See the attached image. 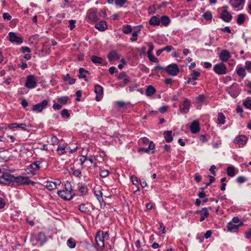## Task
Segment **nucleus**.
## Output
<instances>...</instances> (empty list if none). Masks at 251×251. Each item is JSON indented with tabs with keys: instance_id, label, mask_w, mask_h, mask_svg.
Listing matches in <instances>:
<instances>
[{
	"instance_id": "6e6d98bb",
	"label": "nucleus",
	"mask_w": 251,
	"mask_h": 251,
	"mask_svg": "<svg viewBox=\"0 0 251 251\" xmlns=\"http://www.w3.org/2000/svg\"><path fill=\"white\" fill-rule=\"evenodd\" d=\"M146 48L145 47H143L141 49H138V51L139 52V54L140 56L145 55L146 53Z\"/></svg>"
},
{
	"instance_id": "09e8293b",
	"label": "nucleus",
	"mask_w": 251,
	"mask_h": 251,
	"mask_svg": "<svg viewBox=\"0 0 251 251\" xmlns=\"http://www.w3.org/2000/svg\"><path fill=\"white\" fill-rule=\"evenodd\" d=\"M68 100V98L66 96L61 97L58 98V101L63 104H66Z\"/></svg>"
},
{
	"instance_id": "2f4dec72",
	"label": "nucleus",
	"mask_w": 251,
	"mask_h": 251,
	"mask_svg": "<svg viewBox=\"0 0 251 251\" xmlns=\"http://www.w3.org/2000/svg\"><path fill=\"white\" fill-rule=\"evenodd\" d=\"M230 2L235 8H237L239 7L240 5H241L243 2V0H230Z\"/></svg>"
},
{
	"instance_id": "4be33fe9",
	"label": "nucleus",
	"mask_w": 251,
	"mask_h": 251,
	"mask_svg": "<svg viewBox=\"0 0 251 251\" xmlns=\"http://www.w3.org/2000/svg\"><path fill=\"white\" fill-rule=\"evenodd\" d=\"M92 62L94 64L102 65L103 64L104 60L102 58L95 55L91 57Z\"/></svg>"
},
{
	"instance_id": "20e7f679",
	"label": "nucleus",
	"mask_w": 251,
	"mask_h": 251,
	"mask_svg": "<svg viewBox=\"0 0 251 251\" xmlns=\"http://www.w3.org/2000/svg\"><path fill=\"white\" fill-rule=\"evenodd\" d=\"M165 70L169 75L173 76L176 75L179 73V69L177 65L176 64H172L168 65L165 68Z\"/></svg>"
},
{
	"instance_id": "c03bdc74",
	"label": "nucleus",
	"mask_w": 251,
	"mask_h": 251,
	"mask_svg": "<svg viewBox=\"0 0 251 251\" xmlns=\"http://www.w3.org/2000/svg\"><path fill=\"white\" fill-rule=\"evenodd\" d=\"M127 2V0H115V4L121 7Z\"/></svg>"
},
{
	"instance_id": "1a4fd4ad",
	"label": "nucleus",
	"mask_w": 251,
	"mask_h": 251,
	"mask_svg": "<svg viewBox=\"0 0 251 251\" xmlns=\"http://www.w3.org/2000/svg\"><path fill=\"white\" fill-rule=\"evenodd\" d=\"M96 242L97 245L100 248H103L104 246V236L102 231H99L96 236Z\"/></svg>"
},
{
	"instance_id": "a211bd4d",
	"label": "nucleus",
	"mask_w": 251,
	"mask_h": 251,
	"mask_svg": "<svg viewBox=\"0 0 251 251\" xmlns=\"http://www.w3.org/2000/svg\"><path fill=\"white\" fill-rule=\"evenodd\" d=\"M243 224V223H241L238 225H235L232 222H229L227 224V229L230 232H237L238 231L239 226Z\"/></svg>"
},
{
	"instance_id": "5701e85b",
	"label": "nucleus",
	"mask_w": 251,
	"mask_h": 251,
	"mask_svg": "<svg viewBox=\"0 0 251 251\" xmlns=\"http://www.w3.org/2000/svg\"><path fill=\"white\" fill-rule=\"evenodd\" d=\"M40 162L39 161H36L31 164L27 170L30 169V172L37 171L40 168Z\"/></svg>"
},
{
	"instance_id": "6ab92c4d",
	"label": "nucleus",
	"mask_w": 251,
	"mask_h": 251,
	"mask_svg": "<svg viewBox=\"0 0 251 251\" xmlns=\"http://www.w3.org/2000/svg\"><path fill=\"white\" fill-rule=\"evenodd\" d=\"M88 18L91 22H95L99 20L98 15L96 11H93L88 14Z\"/></svg>"
},
{
	"instance_id": "4c0bfd02",
	"label": "nucleus",
	"mask_w": 251,
	"mask_h": 251,
	"mask_svg": "<svg viewBox=\"0 0 251 251\" xmlns=\"http://www.w3.org/2000/svg\"><path fill=\"white\" fill-rule=\"evenodd\" d=\"M46 187L49 190H52L56 188L55 184L53 181H50L46 182Z\"/></svg>"
},
{
	"instance_id": "39448f33",
	"label": "nucleus",
	"mask_w": 251,
	"mask_h": 251,
	"mask_svg": "<svg viewBox=\"0 0 251 251\" xmlns=\"http://www.w3.org/2000/svg\"><path fill=\"white\" fill-rule=\"evenodd\" d=\"M226 91L231 97L235 98L239 94L240 89L237 84H233L231 86L227 87Z\"/></svg>"
},
{
	"instance_id": "c756f323",
	"label": "nucleus",
	"mask_w": 251,
	"mask_h": 251,
	"mask_svg": "<svg viewBox=\"0 0 251 251\" xmlns=\"http://www.w3.org/2000/svg\"><path fill=\"white\" fill-rule=\"evenodd\" d=\"M171 131H166L164 132V138L167 143H169L173 140Z\"/></svg>"
},
{
	"instance_id": "b1692460",
	"label": "nucleus",
	"mask_w": 251,
	"mask_h": 251,
	"mask_svg": "<svg viewBox=\"0 0 251 251\" xmlns=\"http://www.w3.org/2000/svg\"><path fill=\"white\" fill-rule=\"evenodd\" d=\"M118 78L119 79H123L125 84H127L130 81L128 76L124 73L120 74L118 76Z\"/></svg>"
},
{
	"instance_id": "473e14b6",
	"label": "nucleus",
	"mask_w": 251,
	"mask_h": 251,
	"mask_svg": "<svg viewBox=\"0 0 251 251\" xmlns=\"http://www.w3.org/2000/svg\"><path fill=\"white\" fill-rule=\"evenodd\" d=\"M245 15L244 14H240L238 15L237 19V23L238 25H242L245 22Z\"/></svg>"
},
{
	"instance_id": "e433bc0d",
	"label": "nucleus",
	"mask_w": 251,
	"mask_h": 251,
	"mask_svg": "<svg viewBox=\"0 0 251 251\" xmlns=\"http://www.w3.org/2000/svg\"><path fill=\"white\" fill-rule=\"evenodd\" d=\"M67 245L70 248H74L76 245L75 240L72 238H69L67 241Z\"/></svg>"
},
{
	"instance_id": "774afa93",
	"label": "nucleus",
	"mask_w": 251,
	"mask_h": 251,
	"mask_svg": "<svg viewBox=\"0 0 251 251\" xmlns=\"http://www.w3.org/2000/svg\"><path fill=\"white\" fill-rule=\"evenodd\" d=\"M5 205V202L4 200L0 197V209H2L4 207Z\"/></svg>"
},
{
	"instance_id": "0e129e2a",
	"label": "nucleus",
	"mask_w": 251,
	"mask_h": 251,
	"mask_svg": "<svg viewBox=\"0 0 251 251\" xmlns=\"http://www.w3.org/2000/svg\"><path fill=\"white\" fill-rule=\"evenodd\" d=\"M137 39V33L136 31H134L132 33V37L130 38V40L132 41H135Z\"/></svg>"
},
{
	"instance_id": "7c9ffc66",
	"label": "nucleus",
	"mask_w": 251,
	"mask_h": 251,
	"mask_svg": "<svg viewBox=\"0 0 251 251\" xmlns=\"http://www.w3.org/2000/svg\"><path fill=\"white\" fill-rule=\"evenodd\" d=\"M160 23L164 26H167L170 22V20L167 16H163L161 17L160 19Z\"/></svg>"
},
{
	"instance_id": "ea45409f",
	"label": "nucleus",
	"mask_w": 251,
	"mask_h": 251,
	"mask_svg": "<svg viewBox=\"0 0 251 251\" xmlns=\"http://www.w3.org/2000/svg\"><path fill=\"white\" fill-rule=\"evenodd\" d=\"M8 39L9 41L12 43L16 42V33L13 32H10L8 33Z\"/></svg>"
},
{
	"instance_id": "052dcab7",
	"label": "nucleus",
	"mask_w": 251,
	"mask_h": 251,
	"mask_svg": "<svg viewBox=\"0 0 251 251\" xmlns=\"http://www.w3.org/2000/svg\"><path fill=\"white\" fill-rule=\"evenodd\" d=\"M251 237V228L249 229L247 231L245 232V237L247 239H249Z\"/></svg>"
},
{
	"instance_id": "37998d69",
	"label": "nucleus",
	"mask_w": 251,
	"mask_h": 251,
	"mask_svg": "<svg viewBox=\"0 0 251 251\" xmlns=\"http://www.w3.org/2000/svg\"><path fill=\"white\" fill-rule=\"evenodd\" d=\"M61 115L63 118H69L70 117V114L67 109H63L61 111Z\"/></svg>"
},
{
	"instance_id": "f257e3e1",
	"label": "nucleus",
	"mask_w": 251,
	"mask_h": 251,
	"mask_svg": "<svg viewBox=\"0 0 251 251\" xmlns=\"http://www.w3.org/2000/svg\"><path fill=\"white\" fill-rule=\"evenodd\" d=\"M57 194L62 199L66 200H70L73 198L72 189L71 188V184L67 182L65 184V189L60 190L57 192Z\"/></svg>"
},
{
	"instance_id": "dca6fc26",
	"label": "nucleus",
	"mask_w": 251,
	"mask_h": 251,
	"mask_svg": "<svg viewBox=\"0 0 251 251\" xmlns=\"http://www.w3.org/2000/svg\"><path fill=\"white\" fill-rule=\"evenodd\" d=\"M190 130L192 133H196L200 130L199 123L197 121H194L190 125Z\"/></svg>"
},
{
	"instance_id": "e2e57ef3",
	"label": "nucleus",
	"mask_w": 251,
	"mask_h": 251,
	"mask_svg": "<svg viewBox=\"0 0 251 251\" xmlns=\"http://www.w3.org/2000/svg\"><path fill=\"white\" fill-rule=\"evenodd\" d=\"M81 94H82V92L80 90H78L76 91V101H80V98L81 97Z\"/></svg>"
},
{
	"instance_id": "423d86ee",
	"label": "nucleus",
	"mask_w": 251,
	"mask_h": 251,
	"mask_svg": "<svg viewBox=\"0 0 251 251\" xmlns=\"http://www.w3.org/2000/svg\"><path fill=\"white\" fill-rule=\"evenodd\" d=\"M35 182L30 180L28 177L22 176H17V185H34Z\"/></svg>"
},
{
	"instance_id": "f8f14e48",
	"label": "nucleus",
	"mask_w": 251,
	"mask_h": 251,
	"mask_svg": "<svg viewBox=\"0 0 251 251\" xmlns=\"http://www.w3.org/2000/svg\"><path fill=\"white\" fill-rule=\"evenodd\" d=\"M20 50L22 53L25 54L23 57L25 59L28 60L31 58V55L29 54L31 52V50L28 47L23 46Z\"/></svg>"
},
{
	"instance_id": "a18cd8bd",
	"label": "nucleus",
	"mask_w": 251,
	"mask_h": 251,
	"mask_svg": "<svg viewBox=\"0 0 251 251\" xmlns=\"http://www.w3.org/2000/svg\"><path fill=\"white\" fill-rule=\"evenodd\" d=\"M203 17L206 20H211L212 18V15L210 12L207 11L203 14Z\"/></svg>"
},
{
	"instance_id": "412c9836",
	"label": "nucleus",
	"mask_w": 251,
	"mask_h": 251,
	"mask_svg": "<svg viewBox=\"0 0 251 251\" xmlns=\"http://www.w3.org/2000/svg\"><path fill=\"white\" fill-rule=\"evenodd\" d=\"M94 191L95 195H96L97 199L99 201V202H101L103 201V198L102 196V194L100 188V187L95 188Z\"/></svg>"
},
{
	"instance_id": "f3484780",
	"label": "nucleus",
	"mask_w": 251,
	"mask_h": 251,
	"mask_svg": "<svg viewBox=\"0 0 251 251\" xmlns=\"http://www.w3.org/2000/svg\"><path fill=\"white\" fill-rule=\"evenodd\" d=\"M107 57L109 61H115L120 58V55L115 51L113 50L109 53L107 55Z\"/></svg>"
},
{
	"instance_id": "72a5a7b5",
	"label": "nucleus",
	"mask_w": 251,
	"mask_h": 251,
	"mask_svg": "<svg viewBox=\"0 0 251 251\" xmlns=\"http://www.w3.org/2000/svg\"><path fill=\"white\" fill-rule=\"evenodd\" d=\"M79 75H78V77L80 78H85L86 76V74H89L88 71L82 68H79Z\"/></svg>"
},
{
	"instance_id": "58836bf2",
	"label": "nucleus",
	"mask_w": 251,
	"mask_h": 251,
	"mask_svg": "<svg viewBox=\"0 0 251 251\" xmlns=\"http://www.w3.org/2000/svg\"><path fill=\"white\" fill-rule=\"evenodd\" d=\"M64 79L65 81H67L68 82V83L70 85L71 84H73L74 83H75V79H74V78H71L70 76V75L69 74H67L65 76H64Z\"/></svg>"
},
{
	"instance_id": "ddd939ff",
	"label": "nucleus",
	"mask_w": 251,
	"mask_h": 251,
	"mask_svg": "<svg viewBox=\"0 0 251 251\" xmlns=\"http://www.w3.org/2000/svg\"><path fill=\"white\" fill-rule=\"evenodd\" d=\"M197 214H200L201 217L200 219V222H202L204 220L205 218L207 217L209 215V212L208 208L205 207L203 208L201 210H198L196 211Z\"/></svg>"
},
{
	"instance_id": "7ed1b4c3",
	"label": "nucleus",
	"mask_w": 251,
	"mask_h": 251,
	"mask_svg": "<svg viewBox=\"0 0 251 251\" xmlns=\"http://www.w3.org/2000/svg\"><path fill=\"white\" fill-rule=\"evenodd\" d=\"M37 80L33 75H28L26 77L25 86L29 89H33L37 86Z\"/></svg>"
},
{
	"instance_id": "79ce46f5",
	"label": "nucleus",
	"mask_w": 251,
	"mask_h": 251,
	"mask_svg": "<svg viewBox=\"0 0 251 251\" xmlns=\"http://www.w3.org/2000/svg\"><path fill=\"white\" fill-rule=\"evenodd\" d=\"M78 209L80 212L84 213H86L89 211L88 208L84 204H80Z\"/></svg>"
},
{
	"instance_id": "de8ad7c7",
	"label": "nucleus",
	"mask_w": 251,
	"mask_h": 251,
	"mask_svg": "<svg viewBox=\"0 0 251 251\" xmlns=\"http://www.w3.org/2000/svg\"><path fill=\"white\" fill-rule=\"evenodd\" d=\"M244 106L247 108L251 109V99L248 98L244 101Z\"/></svg>"
},
{
	"instance_id": "69168bd1",
	"label": "nucleus",
	"mask_w": 251,
	"mask_h": 251,
	"mask_svg": "<svg viewBox=\"0 0 251 251\" xmlns=\"http://www.w3.org/2000/svg\"><path fill=\"white\" fill-rule=\"evenodd\" d=\"M131 179L133 185H137L138 184V179H137V178L136 177H135L134 176H132L131 177Z\"/></svg>"
},
{
	"instance_id": "864d4df0",
	"label": "nucleus",
	"mask_w": 251,
	"mask_h": 251,
	"mask_svg": "<svg viewBox=\"0 0 251 251\" xmlns=\"http://www.w3.org/2000/svg\"><path fill=\"white\" fill-rule=\"evenodd\" d=\"M79 191L81 193L82 195H85L87 192V188L86 186H81L79 188Z\"/></svg>"
},
{
	"instance_id": "9b49d317",
	"label": "nucleus",
	"mask_w": 251,
	"mask_h": 251,
	"mask_svg": "<svg viewBox=\"0 0 251 251\" xmlns=\"http://www.w3.org/2000/svg\"><path fill=\"white\" fill-rule=\"evenodd\" d=\"M95 92L96 94V99L97 101H99L102 97L103 88L99 85H96L95 87Z\"/></svg>"
},
{
	"instance_id": "393cba45",
	"label": "nucleus",
	"mask_w": 251,
	"mask_h": 251,
	"mask_svg": "<svg viewBox=\"0 0 251 251\" xmlns=\"http://www.w3.org/2000/svg\"><path fill=\"white\" fill-rule=\"evenodd\" d=\"M190 106V102L187 99H186L183 102V107L180 108V111L182 113H186L188 111Z\"/></svg>"
},
{
	"instance_id": "a878e982",
	"label": "nucleus",
	"mask_w": 251,
	"mask_h": 251,
	"mask_svg": "<svg viewBox=\"0 0 251 251\" xmlns=\"http://www.w3.org/2000/svg\"><path fill=\"white\" fill-rule=\"evenodd\" d=\"M155 92V89L152 86L149 85L146 90V94L147 96L150 97L153 95Z\"/></svg>"
},
{
	"instance_id": "0eeeda50",
	"label": "nucleus",
	"mask_w": 251,
	"mask_h": 251,
	"mask_svg": "<svg viewBox=\"0 0 251 251\" xmlns=\"http://www.w3.org/2000/svg\"><path fill=\"white\" fill-rule=\"evenodd\" d=\"M48 104V100H44L42 102L34 105L32 110L38 112H41L44 108H45Z\"/></svg>"
},
{
	"instance_id": "bf43d9fd",
	"label": "nucleus",
	"mask_w": 251,
	"mask_h": 251,
	"mask_svg": "<svg viewBox=\"0 0 251 251\" xmlns=\"http://www.w3.org/2000/svg\"><path fill=\"white\" fill-rule=\"evenodd\" d=\"M245 67L248 71L251 70V61H247L245 62Z\"/></svg>"
},
{
	"instance_id": "338daca9",
	"label": "nucleus",
	"mask_w": 251,
	"mask_h": 251,
	"mask_svg": "<svg viewBox=\"0 0 251 251\" xmlns=\"http://www.w3.org/2000/svg\"><path fill=\"white\" fill-rule=\"evenodd\" d=\"M221 30L223 32H227L229 33L231 32V31L228 26H226L224 28H222L221 29Z\"/></svg>"
},
{
	"instance_id": "680f3d73",
	"label": "nucleus",
	"mask_w": 251,
	"mask_h": 251,
	"mask_svg": "<svg viewBox=\"0 0 251 251\" xmlns=\"http://www.w3.org/2000/svg\"><path fill=\"white\" fill-rule=\"evenodd\" d=\"M197 100L200 104H202L204 101V96L203 95H200L197 97Z\"/></svg>"
},
{
	"instance_id": "bb28decb",
	"label": "nucleus",
	"mask_w": 251,
	"mask_h": 251,
	"mask_svg": "<svg viewBox=\"0 0 251 251\" xmlns=\"http://www.w3.org/2000/svg\"><path fill=\"white\" fill-rule=\"evenodd\" d=\"M67 147V144H59L58 146L57 151L58 154L62 155L65 153V150Z\"/></svg>"
},
{
	"instance_id": "5fc2aeb1",
	"label": "nucleus",
	"mask_w": 251,
	"mask_h": 251,
	"mask_svg": "<svg viewBox=\"0 0 251 251\" xmlns=\"http://www.w3.org/2000/svg\"><path fill=\"white\" fill-rule=\"evenodd\" d=\"M148 57L149 60L151 62L154 63H158L159 62L158 59L155 57L152 54L148 55Z\"/></svg>"
},
{
	"instance_id": "603ef678",
	"label": "nucleus",
	"mask_w": 251,
	"mask_h": 251,
	"mask_svg": "<svg viewBox=\"0 0 251 251\" xmlns=\"http://www.w3.org/2000/svg\"><path fill=\"white\" fill-rule=\"evenodd\" d=\"M109 174V172L108 170H101L100 172V175L102 177H106Z\"/></svg>"
},
{
	"instance_id": "c9c22d12",
	"label": "nucleus",
	"mask_w": 251,
	"mask_h": 251,
	"mask_svg": "<svg viewBox=\"0 0 251 251\" xmlns=\"http://www.w3.org/2000/svg\"><path fill=\"white\" fill-rule=\"evenodd\" d=\"M218 123L224 124L225 122V117L222 113H219L218 114Z\"/></svg>"
},
{
	"instance_id": "9d476101",
	"label": "nucleus",
	"mask_w": 251,
	"mask_h": 251,
	"mask_svg": "<svg viewBox=\"0 0 251 251\" xmlns=\"http://www.w3.org/2000/svg\"><path fill=\"white\" fill-rule=\"evenodd\" d=\"M247 138L244 135H240L236 137L234 140L235 144H238L239 147L243 146L247 143Z\"/></svg>"
},
{
	"instance_id": "4468645a",
	"label": "nucleus",
	"mask_w": 251,
	"mask_h": 251,
	"mask_svg": "<svg viewBox=\"0 0 251 251\" xmlns=\"http://www.w3.org/2000/svg\"><path fill=\"white\" fill-rule=\"evenodd\" d=\"M230 57L229 51L226 50H222L219 54L220 59L223 62L227 61Z\"/></svg>"
},
{
	"instance_id": "13d9d810",
	"label": "nucleus",
	"mask_w": 251,
	"mask_h": 251,
	"mask_svg": "<svg viewBox=\"0 0 251 251\" xmlns=\"http://www.w3.org/2000/svg\"><path fill=\"white\" fill-rule=\"evenodd\" d=\"M75 21L71 20L69 21V28L71 30L73 29L75 27Z\"/></svg>"
},
{
	"instance_id": "f03ea898",
	"label": "nucleus",
	"mask_w": 251,
	"mask_h": 251,
	"mask_svg": "<svg viewBox=\"0 0 251 251\" xmlns=\"http://www.w3.org/2000/svg\"><path fill=\"white\" fill-rule=\"evenodd\" d=\"M16 177L7 173H4L2 176H0V183L10 184L14 183Z\"/></svg>"
},
{
	"instance_id": "2eb2a0df",
	"label": "nucleus",
	"mask_w": 251,
	"mask_h": 251,
	"mask_svg": "<svg viewBox=\"0 0 251 251\" xmlns=\"http://www.w3.org/2000/svg\"><path fill=\"white\" fill-rule=\"evenodd\" d=\"M232 17L231 15L226 10H224L221 14V19L225 22H230Z\"/></svg>"
},
{
	"instance_id": "4d7b16f0",
	"label": "nucleus",
	"mask_w": 251,
	"mask_h": 251,
	"mask_svg": "<svg viewBox=\"0 0 251 251\" xmlns=\"http://www.w3.org/2000/svg\"><path fill=\"white\" fill-rule=\"evenodd\" d=\"M236 180L237 182L242 183L246 181V178L244 176H240L237 178Z\"/></svg>"
},
{
	"instance_id": "cd10ccee",
	"label": "nucleus",
	"mask_w": 251,
	"mask_h": 251,
	"mask_svg": "<svg viewBox=\"0 0 251 251\" xmlns=\"http://www.w3.org/2000/svg\"><path fill=\"white\" fill-rule=\"evenodd\" d=\"M149 23L151 25H158L160 23V19L156 16H153L151 18Z\"/></svg>"
},
{
	"instance_id": "8fccbe9b",
	"label": "nucleus",
	"mask_w": 251,
	"mask_h": 251,
	"mask_svg": "<svg viewBox=\"0 0 251 251\" xmlns=\"http://www.w3.org/2000/svg\"><path fill=\"white\" fill-rule=\"evenodd\" d=\"M27 125L25 124H17V128H20L23 130H27Z\"/></svg>"
},
{
	"instance_id": "aec40b11",
	"label": "nucleus",
	"mask_w": 251,
	"mask_h": 251,
	"mask_svg": "<svg viewBox=\"0 0 251 251\" xmlns=\"http://www.w3.org/2000/svg\"><path fill=\"white\" fill-rule=\"evenodd\" d=\"M95 26L100 31H104L106 29L107 25L105 21H102L96 24Z\"/></svg>"
},
{
	"instance_id": "3c124183",
	"label": "nucleus",
	"mask_w": 251,
	"mask_h": 251,
	"mask_svg": "<svg viewBox=\"0 0 251 251\" xmlns=\"http://www.w3.org/2000/svg\"><path fill=\"white\" fill-rule=\"evenodd\" d=\"M73 171L72 174L76 177H80L81 176V172L79 170H74L71 168Z\"/></svg>"
},
{
	"instance_id": "6e6552de",
	"label": "nucleus",
	"mask_w": 251,
	"mask_h": 251,
	"mask_svg": "<svg viewBox=\"0 0 251 251\" xmlns=\"http://www.w3.org/2000/svg\"><path fill=\"white\" fill-rule=\"evenodd\" d=\"M226 68L223 63L216 64L214 67V72L218 75H224L226 73Z\"/></svg>"
},
{
	"instance_id": "49530a36",
	"label": "nucleus",
	"mask_w": 251,
	"mask_h": 251,
	"mask_svg": "<svg viewBox=\"0 0 251 251\" xmlns=\"http://www.w3.org/2000/svg\"><path fill=\"white\" fill-rule=\"evenodd\" d=\"M200 75V73L196 70H194L191 74L192 79L194 80L197 79Z\"/></svg>"
},
{
	"instance_id": "c85d7f7f",
	"label": "nucleus",
	"mask_w": 251,
	"mask_h": 251,
	"mask_svg": "<svg viewBox=\"0 0 251 251\" xmlns=\"http://www.w3.org/2000/svg\"><path fill=\"white\" fill-rule=\"evenodd\" d=\"M235 169L233 166H229L226 169V173L227 175L230 176V177H233L236 175V173H235Z\"/></svg>"
},
{
	"instance_id": "a19ab883",
	"label": "nucleus",
	"mask_w": 251,
	"mask_h": 251,
	"mask_svg": "<svg viewBox=\"0 0 251 251\" xmlns=\"http://www.w3.org/2000/svg\"><path fill=\"white\" fill-rule=\"evenodd\" d=\"M132 31V27L130 25H124L122 31L125 34L130 33Z\"/></svg>"
},
{
	"instance_id": "f704fd0d",
	"label": "nucleus",
	"mask_w": 251,
	"mask_h": 251,
	"mask_svg": "<svg viewBox=\"0 0 251 251\" xmlns=\"http://www.w3.org/2000/svg\"><path fill=\"white\" fill-rule=\"evenodd\" d=\"M236 72L238 76L242 78H244L246 75L245 69L243 68H239L237 70Z\"/></svg>"
}]
</instances>
